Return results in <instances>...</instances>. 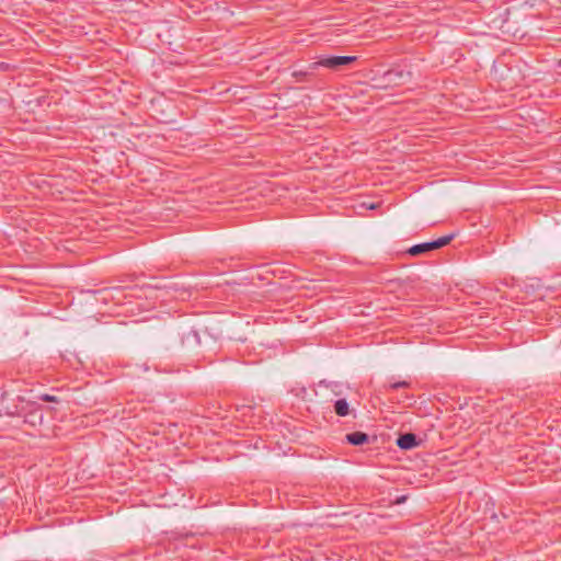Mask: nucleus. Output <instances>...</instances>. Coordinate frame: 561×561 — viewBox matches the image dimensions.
I'll use <instances>...</instances> for the list:
<instances>
[{"label": "nucleus", "instance_id": "nucleus-9", "mask_svg": "<svg viewBox=\"0 0 561 561\" xmlns=\"http://www.w3.org/2000/svg\"><path fill=\"white\" fill-rule=\"evenodd\" d=\"M383 387L387 390H397L399 388H410L411 382L407 381V380H402V381L390 382L389 385H385Z\"/></svg>", "mask_w": 561, "mask_h": 561}, {"label": "nucleus", "instance_id": "nucleus-4", "mask_svg": "<svg viewBox=\"0 0 561 561\" xmlns=\"http://www.w3.org/2000/svg\"><path fill=\"white\" fill-rule=\"evenodd\" d=\"M346 440L351 445L359 446V445H363V444L367 443L369 440V437H368V435L366 433L357 431V432H353V433L347 434L346 435Z\"/></svg>", "mask_w": 561, "mask_h": 561}, {"label": "nucleus", "instance_id": "nucleus-12", "mask_svg": "<svg viewBox=\"0 0 561 561\" xmlns=\"http://www.w3.org/2000/svg\"><path fill=\"white\" fill-rule=\"evenodd\" d=\"M18 400L21 402L24 401V399L22 397H18Z\"/></svg>", "mask_w": 561, "mask_h": 561}, {"label": "nucleus", "instance_id": "nucleus-1", "mask_svg": "<svg viewBox=\"0 0 561 561\" xmlns=\"http://www.w3.org/2000/svg\"><path fill=\"white\" fill-rule=\"evenodd\" d=\"M356 59V56H321L318 61L311 62L308 69L314 71L318 67L322 66L331 70H339L341 67L350 65Z\"/></svg>", "mask_w": 561, "mask_h": 561}, {"label": "nucleus", "instance_id": "nucleus-8", "mask_svg": "<svg viewBox=\"0 0 561 561\" xmlns=\"http://www.w3.org/2000/svg\"><path fill=\"white\" fill-rule=\"evenodd\" d=\"M426 252H430V251H428V248H427L426 242H423V243H420V244L412 245V247L408 250V253H409L410 255H412V256L421 255V254L426 253Z\"/></svg>", "mask_w": 561, "mask_h": 561}, {"label": "nucleus", "instance_id": "nucleus-2", "mask_svg": "<svg viewBox=\"0 0 561 561\" xmlns=\"http://www.w3.org/2000/svg\"><path fill=\"white\" fill-rule=\"evenodd\" d=\"M27 407L30 408L26 413H24V423L30 424L31 426L41 425L44 421V415L41 410V407L35 402H27Z\"/></svg>", "mask_w": 561, "mask_h": 561}, {"label": "nucleus", "instance_id": "nucleus-13", "mask_svg": "<svg viewBox=\"0 0 561 561\" xmlns=\"http://www.w3.org/2000/svg\"><path fill=\"white\" fill-rule=\"evenodd\" d=\"M559 66L561 67V59L559 60Z\"/></svg>", "mask_w": 561, "mask_h": 561}, {"label": "nucleus", "instance_id": "nucleus-10", "mask_svg": "<svg viewBox=\"0 0 561 561\" xmlns=\"http://www.w3.org/2000/svg\"><path fill=\"white\" fill-rule=\"evenodd\" d=\"M39 400L42 401H45V402H59V399L55 396H51V394H47V393H43L38 397Z\"/></svg>", "mask_w": 561, "mask_h": 561}, {"label": "nucleus", "instance_id": "nucleus-7", "mask_svg": "<svg viewBox=\"0 0 561 561\" xmlns=\"http://www.w3.org/2000/svg\"><path fill=\"white\" fill-rule=\"evenodd\" d=\"M5 397H7V393H2L1 396V402H2V405H3V410H4V413L9 416H15V415H20L21 414V411L19 409L18 405H5L4 404V400H5Z\"/></svg>", "mask_w": 561, "mask_h": 561}, {"label": "nucleus", "instance_id": "nucleus-5", "mask_svg": "<svg viewBox=\"0 0 561 561\" xmlns=\"http://www.w3.org/2000/svg\"><path fill=\"white\" fill-rule=\"evenodd\" d=\"M454 237H455V234H448V236L440 237L437 240L426 242L428 251H434V250H437V249H440V248L447 245L454 239Z\"/></svg>", "mask_w": 561, "mask_h": 561}, {"label": "nucleus", "instance_id": "nucleus-6", "mask_svg": "<svg viewBox=\"0 0 561 561\" xmlns=\"http://www.w3.org/2000/svg\"><path fill=\"white\" fill-rule=\"evenodd\" d=\"M334 412L339 416H346L350 414V404L345 399H339L334 403Z\"/></svg>", "mask_w": 561, "mask_h": 561}, {"label": "nucleus", "instance_id": "nucleus-11", "mask_svg": "<svg viewBox=\"0 0 561 561\" xmlns=\"http://www.w3.org/2000/svg\"><path fill=\"white\" fill-rule=\"evenodd\" d=\"M389 75L390 76L396 75L398 77H402L403 73H402V71H390Z\"/></svg>", "mask_w": 561, "mask_h": 561}, {"label": "nucleus", "instance_id": "nucleus-3", "mask_svg": "<svg viewBox=\"0 0 561 561\" xmlns=\"http://www.w3.org/2000/svg\"><path fill=\"white\" fill-rule=\"evenodd\" d=\"M397 445L404 450L412 449L419 445V440L415 434L405 433L398 437Z\"/></svg>", "mask_w": 561, "mask_h": 561}]
</instances>
